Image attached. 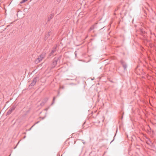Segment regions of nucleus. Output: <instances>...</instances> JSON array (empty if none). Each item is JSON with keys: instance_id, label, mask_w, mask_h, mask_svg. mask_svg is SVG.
<instances>
[{"instance_id": "1", "label": "nucleus", "mask_w": 156, "mask_h": 156, "mask_svg": "<svg viewBox=\"0 0 156 156\" xmlns=\"http://www.w3.org/2000/svg\"><path fill=\"white\" fill-rule=\"evenodd\" d=\"M16 106L17 105L15 104L14 105H12V107L9 109L7 112L6 115H10L12 112L15 109Z\"/></svg>"}, {"instance_id": "2", "label": "nucleus", "mask_w": 156, "mask_h": 156, "mask_svg": "<svg viewBox=\"0 0 156 156\" xmlns=\"http://www.w3.org/2000/svg\"><path fill=\"white\" fill-rule=\"evenodd\" d=\"M61 57V56H60L58 58H55L53 62V65H54V67H55L57 64L58 62L60 60Z\"/></svg>"}, {"instance_id": "3", "label": "nucleus", "mask_w": 156, "mask_h": 156, "mask_svg": "<svg viewBox=\"0 0 156 156\" xmlns=\"http://www.w3.org/2000/svg\"><path fill=\"white\" fill-rule=\"evenodd\" d=\"M120 62L122 65L124 70H126L127 67V65L126 63L123 60H121Z\"/></svg>"}, {"instance_id": "4", "label": "nucleus", "mask_w": 156, "mask_h": 156, "mask_svg": "<svg viewBox=\"0 0 156 156\" xmlns=\"http://www.w3.org/2000/svg\"><path fill=\"white\" fill-rule=\"evenodd\" d=\"M48 98H45L43 101L40 104V105L41 106H43L44 104L48 101Z\"/></svg>"}, {"instance_id": "5", "label": "nucleus", "mask_w": 156, "mask_h": 156, "mask_svg": "<svg viewBox=\"0 0 156 156\" xmlns=\"http://www.w3.org/2000/svg\"><path fill=\"white\" fill-rule=\"evenodd\" d=\"M56 47H53V50L51 51L50 53L49 54L50 56H51L53 55V53L56 51Z\"/></svg>"}, {"instance_id": "6", "label": "nucleus", "mask_w": 156, "mask_h": 156, "mask_svg": "<svg viewBox=\"0 0 156 156\" xmlns=\"http://www.w3.org/2000/svg\"><path fill=\"white\" fill-rule=\"evenodd\" d=\"M42 59L39 56L38 58L35 61V62L37 64L39 62L41 61Z\"/></svg>"}, {"instance_id": "7", "label": "nucleus", "mask_w": 156, "mask_h": 156, "mask_svg": "<svg viewBox=\"0 0 156 156\" xmlns=\"http://www.w3.org/2000/svg\"><path fill=\"white\" fill-rule=\"evenodd\" d=\"M54 15L53 14H51L48 17V21H50V20H51L53 18V17L54 16Z\"/></svg>"}, {"instance_id": "8", "label": "nucleus", "mask_w": 156, "mask_h": 156, "mask_svg": "<svg viewBox=\"0 0 156 156\" xmlns=\"http://www.w3.org/2000/svg\"><path fill=\"white\" fill-rule=\"evenodd\" d=\"M33 80L34 81L35 83H36V82L39 80V77L38 76H37L35 77H34L33 79Z\"/></svg>"}, {"instance_id": "9", "label": "nucleus", "mask_w": 156, "mask_h": 156, "mask_svg": "<svg viewBox=\"0 0 156 156\" xmlns=\"http://www.w3.org/2000/svg\"><path fill=\"white\" fill-rule=\"evenodd\" d=\"M36 83H35V82L33 80L32 81V83H31V84H30V86H33Z\"/></svg>"}, {"instance_id": "10", "label": "nucleus", "mask_w": 156, "mask_h": 156, "mask_svg": "<svg viewBox=\"0 0 156 156\" xmlns=\"http://www.w3.org/2000/svg\"><path fill=\"white\" fill-rule=\"evenodd\" d=\"M57 96H56L55 97H54L53 98V99L52 101V103L51 104V105H52L54 103L55 99L56 98V97Z\"/></svg>"}, {"instance_id": "11", "label": "nucleus", "mask_w": 156, "mask_h": 156, "mask_svg": "<svg viewBox=\"0 0 156 156\" xmlns=\"http://www.w3.org/2000/svg\"><path fill=\"white\" fill-rule=\"evenodd\" d=\"M45 54L44 53H42V54L40 55V56L41 57V58L42 59H43V58H44L45 56Z\"/></svg>"}, {"instance_id": "12", "label": "nucleus", "mask_w": 156, "mask_h": 156, "mask_svg": "<svg viewBox=\"0 0 156 156\" xmlns=\"http://www.w3.org/2000/svg\"><path fill=\"white\" fill-rule=\"evenodd\" d=\"M94 25L92 26L90 28V29H89V30L90 31H91L93 29H94Z\"/></svg>"}, {"instance_id": "13", "label": "nucleus", "mask_w": 156, "mask_h": 156, "mask_svg": "<svg viewBox=\"0 0 156 156\" xmlns=\"http://www.w3.org/2000/svg\"><path fill=\"white\" fill-rule=\"evenodd\" d=\"M28 0H22L20 2V4H22L24 3L26 1H27Z\"/></svg>"}, {"instance_id": "14", "label": "nucleus", "mask_w": 156, "mask_h": 156, "mask_svg": "<svg viewBox=\"0 0 156 156\" xmlns=\"http://www.w3.org/2000/svg\"><path fill=\"white\" fill-rule=\"evenodd\" d=\"M34 126V125H33V126H32L29 129H28V131H30L31 130V129H32V128Z\"/></svg>"}, {"instance_id": "15", "label": "nucleus", "mask_w": 156, "mask_h": 156, "mask_svg": "<svg viewBox=\"0 0 156 156\" xmlns=\"http://www.w3.org/2000/svg\"><path fill=\"white\" fill-rule=\"evenodd\" d=\"M39 122H40V121H37V122H36V123H35L34 125V126L35 124H37Z\"/></svg>"}, {"instance_id": "16", "label": "nucleus", "mask_w": 156, "mask_h": 156, "mask_svg": "<svg viewBox=\"0 0 156 156\" xmlns=\"http://www.w3.org/2000/svg\"><path fill=\"white\" fill-rule=\"evenodd\" d=\"M50 32H48V35H47L48 37L50 35Z\"/></svg>"}, {"instance_id": "17", "label": "nucleus", "mask_w": 156, "mask_h": 156, "mask_svg": "<svg viewBox=\"0 0 156 156\" xmlns=\"http://www.w3.org/2000/svg\"><path fill=\"white\" fill-rule=\"evenodd\" d=\"M45 118V117H40V118H41L42 119H43Z\"/></svg>"}, {"instance_id": "18", "label": "nucleus", "mask_w": 156, "mask_h": 156, "mask_svg": "<svg viewBox=\"0 0 156 156\" xmlns=\"http://www.w3.org/2000/svg\"><path fill=\"white\" fill-rule=\"evenodd\" d=\"M57 2H59L61 0H56Z\"/></svg>"}, {"instance_id": "19", "label": "nucleus", "mask_w": 156, "mask_h": 156, "mask_svg": "<svg viewBox=\"0 0 156 156\" xmlns=\"http://www.w3.org/2000/svg\"><path fill=\"white\" fill-rule=\"evenodd\" d=\"M45 110H48V108H47L45 109Z\"/></svg>"}, {"instance_id": "20", "label": "nucleus", "mask_w": 156, "mask_h": 156, "mask_svg": "<svg viewBox=\"0 0 156 156\" xmlns=\"http://www.w3.org/2000/svg\"><path fill=\"white\" fill-rule=\"evenodd\" d=\"M26 137V136H24L23 137V139H24Z\"/></svg>"}, {"instance_id": "21", "label": "nucleus", "mask_w": 156, "mask_h": 156, "mask_svg": "<svg viewBox=\"0 0 156 156\" xmlns=\"http://www.w3.org/2000/svg\"><path fill=\"white\" fill-rule=\"evenodd\" d=\"M104 119H103V122L104 121Z\"/></svg>"}, {"instance_id": "22", "label": "nucleus", "mask_w": 156, "mask_h": 156, "mask_svg": "<svg viewBox=\"0 0 156 156\" xmlns=\"http://www.w3.org/2000/svg\"><path fill=\"white\" fill-rule=\"evenodd\" d=\"M113 140H112L111 141V143L113 141Z\"/></svg>"}, {"instance_id": "23", "label": "nucleus", "mask_w": 156, "mask_h": 156, "mask_svg": "<svg viewBox=\"0 0 156 156\" xmlns=\"http://www.w3.org/2000/svg\"><path fill=\"white\" fill-rule=\"evenodd\" d=\"M23 133L25 134L26 133Z\"/></svg>"}, {"instance_id": "24", "label": "nucleus", "mask_w": 156, "mask_h": 156, "mask_svg": "<svg viewBox=\"0 0 156 156\" xmlns=\"http://www.w3.org/2000/svg\"><path fill=\"white\" fill-rule=\"evenodd\" d=\"M58 94H59V92H58Z\"/></svg>"}, {"instance_id": "25", "label": "nucleus", "mask_w": 156, "mask_h": 156, "mask_svg": "<svg viewBox=\"0 0 156 156\" xmlns=\"http://www.w3.org/2000/svg\"><path fill=\"white\" fill-rule=\"evenodd\" d=\"M76 143V141H75L74 142V144H75Z\"/></svg>"}, {"instance_id": "26", "label": "nucleus", "mask_w": 156, "mask_h": 156, "mask_svg": "<svg viewBox=\"0 0 156 156\" xmlns=\"http://www.w3.org/2000/svg\"><path fill=\"white\" fill-rule=\"evenodd\" d=\"M16 147H14V149H15L16 148Z\"/></svg>"}, {"instance_id": "27", "label": "nucleus", "mask_w": 156, "mask_h": 156, "mask_svg": "<svg viewBox=\"0 0 156 156\" xmlns=\"http://www.w3.org/2000/svg\"><path fill=\"white\" fill-rule=\"evenodd\" d=\"M147 144H148V143H147Z\"/></svg>"}, {"instance_id": "28", "label": "nucleus", "mask_w": 156, "mask_h": 156, "mask_svg": "<svg viewBox=\"0 0 156 156\" xmlns=\"http://www.w3.org/2000/svg\"><path fill=\"white\" fill-rule=\"evenodd\" d=\"M10 156V155H9V156Z\"/></svg>"}]
</instances>
